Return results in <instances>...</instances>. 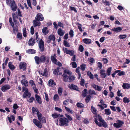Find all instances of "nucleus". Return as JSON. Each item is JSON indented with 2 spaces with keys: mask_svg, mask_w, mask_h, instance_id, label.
Masks as SVG:
<instances>
[{
  "mask_svg": "<svg viewBox=\"0 0 130 130\" xmlns=\"http://www.w3.org/2000/svg\"><path fill=\"white\" fill-rule=\"evenodd\" d=\"M35 96L36 99L37 103L39 104H41L42 103V101L41 98L40 96L37 94H35Z\"/></svg>",
  "mask_w": 130,
  "mask_h": 130,
  "instance_id": "6ab92c4d",
  "label": "nucleus"
},
{
  "mask_svg": "<svg viewBox=\"0 0 130 130\" xmlns=\"http://www.w3.org/2000/svg\"><path fill=\"white\" fill-rule=\"evenodd\" d=\"M47 27H44L42 29V33L45 35H46L49 32L48 30H47Z\"/></svg>",
  "mask_w": 130,
  "mask_h": 130,
  "instance_id": "bb28decb",
  "label": "nucleus"
},
{
  "mask_svg": "<svg viewBox=\"0 0 130 130\" xmlns=\"http://www.w3.org/2000/svg\"><path fill=\"white\" fill-rule=\"evenodd\" d=\"M69 34L70 36V37H72L74 36V31L72 29H70L69 32Z\"/></svg>",
  "mask_w": 130,
  "mask_h": 130,
  "instance_id": "bf43d9fd",
  "label": "nucleus"
},
{
  "mask_svg": "<svg viewBox=\"0 0 130 130\" xmlns=\"http://www.w3.org/2000/svg\"><path fill=\"white\" fill-rule=\"evenodd\" d=\"M17 38L21 40L22 39V35L21 33L18 32L17 34Z\"/></svg>",
  "mask_w": 130,
  "mask_h": 130,
  "instance_id": "603ef678",
  "label": "nucleus"
},
{
  "mask_svg": "<svg viewBox=\"0 0 130 130\" xmlns=\"http://www.w3.org/2000/svg\"><path fill=\"white\" fill-rule=\"evenodd\" d=\"M65 115L67 117V122H68V123L70 122V121H71L72 120V118L69 115L67 114H66Z\"/></svg>",
  "mask_w": 130,
  "mask_h": 130,
  "instance_id": "2f4dec72",
  "label": "nucleus"
},
{
  "mask_svg": "<svg viewBox=\"0 0 130 130\" xmlns=\"http://www.w3.org/2000/svg\"><path fill=\"white\" fill-rule=\"evenodd\" d=\"M68 87L69 88L71 89H73L78 91V87L77 86L73 84H69L68 85Z\"/></svg>",
  "mask_w": 130,
  "mask_h": 130,
  "instance_id": "f3484780",
  "label": "nucleus"
},
{
  "mask_svg": "<svg viewBox=\"0 0 130 130\" xmlns=\"http://www.w3.org/2000/svg\"><path fill=\"white\" fill-rule=\"evenodd\" d=\"M40 73L42 76H45L46 77H47L48 75L47 69L46 68L44 70L43 72H40Z\"/></svg>",
  "mask_w": 130,
  "mask_h": 130,
  "instance_id": "aec40b11",
  "label": "nucleus"
},
{
  "mask_svg": "<svg viewBox=\"0 0 130 130\" xmlns=\"http://www.w3.org/2000/svg\"><path fill=\"white\" fill-rule=\"evenodd\" d=\"M39 21L34 20L33 21L34 26L35 27L37 26H40L41 25V23Z\"/></svg>",
  "mask_w": 130,
  "mask_h": 130,
  "instance_id": "412c9836",
  "label": "nucleus"
},
{
  "mask_svg": "<svg viewBox=\"0 0 130 130\" xmlns=\"http://www.w3.org/2000/svg\"><path fill=\"white\" fill-rule=\"evenodd\" d=\"M87 94V90L86 89H84L82 92V95L83 97H85Z\"/></svg>",
  "mask_w": 130,
  "mask_h": 130,
  "instance_id": "8fccbe9b",
  "label": "nucleus"
},
{
  "mask_svg": "<svg viewBox=\"0 0 130 130\" xmlns=\"http://www.w3.org/2000/svg\"><path fill=\"white\" fill-rule=\"evenodd\" d=\"M106 71L104 69H101L100 71V76L103 78H105L107 76V74L105 73Z\"/></svg>",
  "mask_w": 130,
  "mask_h": 130,
  "instance_id": "4468645a",
  "label": "nucleus"
},
{
  "mask_svg": "<svg viewBox=\"0 0 130 130\" xmlns=\"http://www.w3.org/2000/svg\"><path fill=\"white\" fill-rule=\"evenodd\" d=\"M124 123V122L123 121L118 120L116 121V122L114 123L113 126L116 128H120L122 126Z\"/></svg>",
  "mask_w": 130,
  "mask_h": 130,
  "instance_id": "39448f33",
  "label": "nucleus"
},
{
  "mask_svg": "<svg viewBox=\"0 0 130 130\" xmlns=\"http://www.w3.org/2000/svg\"><path fill=\"white\" fill-rule=\"evenodd\" d=\"M57 33L60 36H62L64 34V31L61 28H59L58 30Z\"/></svg>",
  "mask_w": 130,
  "mask_h": 130,
  "instance_id": "4be33fe9",
  "label": "nucleus"
},
{
  "mask_svg": "<svg viewBox=\"0 0 130 130\" xmlns=\"http://www.w3.org/2000/svg\"><path fill=\"white\" fill-rule=\"evenodd\" d=\"M8 66L11 70H13L15 68V67L12 64V62H9L8 63Z\"/></svg>",
  "mask_w": 130,
  "mask_h": 130,
  "instance_id": "5701e85b",
  "label": "nucleus"
},
{
  "mask_svg": "<svg viewBox=\"0 0 130 130\" xmlns=\"http://www.w3.org/2000/svg\"><path fill=\"white\" fill-rule=\"evenodd\" d=\"M23 36L26 37L27 36L26 28H24L23 29Z\"/></svg>",
  "mask_w": 130,
  "mask_h": 130,
  "instance_id": "c03bdc74",
  "label": "nucleus"
},
{
  "mask_svg": "<svg viewBox=\"0 0 130 130\" xmlns=\"http://www.w3.org/2000/svg\"><path fill=\"white\" fill-rule=\"evenodd\" d=\"M69 75V76H68L67 78L66 79V81L68 79H69L70 80H72V81L75 80V77L74 76L70 75Z\"/></svg>",
  "mask_w": 130,
  "mask_h": 130,
  "instance_id": "c85d7f7f",
  "label": "nucleus"
},
{
  "mask_svg": "<svg viewBox=\"0 0 130 130\" xmlns=\"http://www.w3.org/2000/svg\"><path fill=\"white\" fill-rule=\"evenodd\" d=\"M79 50L81 52H83L84 50V48L83 46L82 45H80L79 46Z\"/></svg>",
  "mask_w": 130,
  "mask_h": 130,
  "instance_id": "e2e57ef3",
  "label": "nucleus"
},
{
  "mask_svg": "<svg viewBox=\"0 0 130 130\" xmlns=\"http://www.w3.org/2000/svg\"><path fill=\"white\" fill-rule=\"evenodd\" d=\"M63 44L64 46L67 47H69L70 46V45L66 41L64 40L63 41Z\"/></svg>",
  "mask_w": 130,
  "mask_h": 130,
  "instance_id": "c9c22d12",
  "label": "nucleus"
},
{
  "mask_svg": "<svg viewBox=\"0 0 130 130\" xmlns=\"http://www.w3.org/2000/svg\"><path fill=\"white\" fill-rule=\"evenodd\" d=\"M123 102L125 103H128L130 101L129 99L127 98L126 97H125L123 98Z\"/></svg>",
  "mask_w": 130,
  "mask_h": 130,
  "instance_id": "79ce46f5",
  "label": "nucleus"
},
{
  "mask_svg": "<svg viewBox=\"0 0 130 130\" xmlns=\"http://www.w3.org/2000/svg\"><path fill=\"white\" fill-rule=\"evenodd\" d=\"M60 69L59 67H58L56 69H55L53 71V73L55 75H58L59 72V70Z\"/></svg>",
  "mask_w": 130,
  "mask_h": 130,
  "instance_id": "7c9ffc66",
  "label": "nucleus"
},
{
  "mask_svg": "<svg viewBox=\"0 0 130 130\" xmlns=\"http://www.w3.org/2000/svg\"><path fill=\"white\" fill-rule=\"evenodd\" d=\"M72 67L73 68H76L77 67V65L76 63L75 62H73L71 63Z\"/></svg>",
  "mask_w": 130,
  "mask_h": 130,
  "instance_id": "338daca9",
  "label": "nucleus"
},
{
  "mask_svg": "<svg viewBox=\"0 0 130 130\" xmlns=\"http://www.w3.org/2000/svg\"><path fill=\"white\" fill-rule=\"evenodd\" d=\"M84 42L86 44H90L91 43V40L87 38H85L83 40Z\"/></svg>",
  "mask_w": 130,
  "mask_h": 130,
  "instance_id": "a878e982",
  "label": "nucleus"
},
{
  "mask_svg": "<svg viewBox=\"0 0 130 130\" xmlns=\"http://www.w3.org/2000/svg\"><path fill=\"white\" fill-rule=\"evenodd\" d=\"M119 37L120 39H123L126 38L127 35H120Z\"/></svg>",
  "mask_w": 130,
  "mask_h": 130,
  "instance_id": "864d4df0",
  "label": "nucleus"
},
{
  "mask_svg": "<svg viewBox=\"0 0 130 130\" xmlns=\"http://www.w3.org/2000/svg\"><path fill=\"white\" fill-rule=\"evenodd\" d=\"M29 83L31 85V86L32 87V88L33 89H35L36 88V85L35 84L34 82H29Z\"/></svg>",
  "mask_w": 130,
  "mask_h": 130,
  "instance_id": "0e129e2a",
  "label": "nucleus"
},
{
  "mask_svg": "<svg viewBox=\"0 0 130 130\" xmlns=\"http://www.w3.org/2000/svg\"><path fill=\"white\" fill-rule=\"evenodd\" d=\"M81 69L83 71L85 70L86 68V65L85 64H83L80 66Z\"/></svg>",
  "mask_w": 130,
  "mask_h": 130,
  "instance_id": "6e6d98bb",
  "label": "nucleus"
},
{
  "mask_svg": "<svg viewBox=\"0 0 130 130\" xmlns=\"http://www.w3.org/2000/svg\"><path fill=\"white\" fill-rule=\"evenodd\" d=\"M92 86L94 88L95 90H99V88L100 86H99L98 85H95V84H93L92 85Z\"/></svg>",
  "mask_w": 130,
  "mask_h": 130,
  "instance_id": "4d7b16f0",
  "label": "nucleus"
},
{
  "mask_svg": "<svg viewBox=\"0 0 130 130\" xmlns=\"http://www.w3.org/2000/svg\"><path fill=\"white\" fill-rule=\"evenodd\" d=\"M94 122L99 127H101L103 126L104 127L106 128L108 126V125L107 123L104 120L101 123L98 121L96 119H95Z\"/></svg>",
  "mask_w": 130,
  "mask_h": 130,
  "instance_id": "0eeeda50",
  "label": "nucleus"
},
{
  "mask_svg": "<svg viewBox=\"0 0 130 130\" xmlns=\"http://www.w3.org/2000/svg\"><path fill=\"white\" fill-rule=\"evenodd\" d=\"M10 88V86L7 85H5L2 86L1 88V90L3 92H5L6 91Z\"/></svg>",
  "mask_w": 130,
  "mask_h": 130,
  "instance_id": "dca6fc26",
  "label": "nucleus"
},
{
  "mask_svg": "<svg viewBox=\"0 0 130 130\" xmlns=\"http://www.w3.org/2000/svg\"><path fill=\"white\" fill-rule=\"evenodd\" d=\"M62 68L64 70L63 71V73L62 75V76L63 77V80L64 81H66V79L67 78L68 75L66 74H68L69 75H71L72 74V72L70 71L68 69H67L66 68H63V67H62Z\"/></svg>",
  "mask_w": 130,
  "mask_h": 130,
  "instance_id": "20e7f679",
  "label": "nucleus"
},
{
  "mask_svg": "<svg viewBox=\"0 0 130 130\" xmlns=\"http://www.w3.org/2000/svg\"><path fill=\"white\" fill-rule=\"evenodd\" d=\"M10 8L11 10L13 11H15L17 10V6L15 3V1L14 0L11 1Z\"/></svg>",
  "mask_w": 130,
  "mask_h": 130,
  "instance_id": "1a4fd4ad",
  "label": "nucleus"
},
{
  "mask_svg": "<svg viewBox=\"0 0 130 130\" xmlns=\"http://www.w3.org/2000/svg\"><path fill=\"white\" fill-rule=\"evenodd\" d=\"M35 62L37 64H39L41 63H44L48 64L49 62L50 57L48 56L46 57L44 55H41L40 57L38 56H35L34 57Z\"/></svg>",
  "mask_w": 130,
  "mask_h": 130,
  "instance_id": "f257e3e1",
  "label": "nucleus"
},
{
  "mask_svg": "<svg viewBox=\"0 0 130 130\" xmlns=\"http://www.w3.org/2000/svg\"><path fill=\"white\" fill-rule=\"evenodd\" d=\"M100 103L101 104H98V106L100 108V109L101 110H103L104 108H107V105L106 104H104V102L103 100H101L100 101Z\"/></svg>",
  "mask_w": 130,
  "mask_h": 130,
  "instance_id": "9b49d317",
  "label": "nucleus"
},
{
  "mask_svg": "<svg viewBox=\"0 0 130 130\" xmlns=\"http://www.w3.org/2000/svg\"><path fill=\"white\" fill-rule=\"evenodd\" d=\"M118 73L117 75L119 76L124 75L125 74V72H124L121 71L120 70V71L118 72Z\"/></svg>",
  "mask_w": 130,
  "mask_h": 130,
  "instance_id": "680f3d73",
  "label": "nucleus"
},
{
  "mask_svg": "<svg viewBox=\"0 0 130 130\" xmlns=\"http://www.w3.org/2000/svg\"><path fill=\"white\" fill-rule=\"evenodd\" d=\"M122 87L124 89H128L130 88V85L127 83H123Z\"/></svg>",
  "mask_w": 130,
  "mask_h": 130,
  "instance_id": "c756f323",
  "label": "nucleus"
},
{
  "mask_svg": "<svg viewBox=\"0 0 130 130\" xmlns=\"http://www.w3.org/2000/svg\"><path fill=\"white\" fill-rule=\"evenodd\" d=\"M26 52L27 53L33 54L36 53V51L34 49H29L26 51Z\"/></svg>",
  "mask_w": 130,
  "mask_h": 130,
  "instance_id": "b1692460",
  "label": "nucleus"
},
{
  "mask_svg": "<svg viewBox=\"0 0 130 130\" xmlns=\"http://www.w3.org/2000/svg\"><path fill=\"white\" fill-rule=\"evenodd\" d=\"M88 72L87 74L88 76H89V78L91 79H93V74H92L91 72Z\"/></svg>",
  "mask_w": 130,
  "mask_h": 130,
  "instance_id": "5fc2aeb1",
  "label": "nucleus"
},
{
  "mask_svg": "<svg viewBox=\"0 0 130 130\" xmlns=\"http://www.w3.org/2000/svg\"><path fill=\"white\" fill-rule=\"evenodd\" d=\"M37 115L39 121L44 117L42 116V114L39 111L37 112Z\"/></svg>",
  "mask_w": 130,
  "mask_h": 130,
  "instance_id": "cd10ccee",
  "label": "nucleus"
},
{
  "mask_svg": "<svg viewBox=\"0 0 130 130\" xmlns=\"http://www.w3.org/2000/svg\"><path fill=\"white\" fill-rule=\"evenodd\" d=\"M62 50L65 53L70 55L71 56H72L74 53V51L72 50H70L66 48L63 47Z\"/></svg>",
  "mask_w": 130,
  "mask_h": 130,
  "instance_id": "6e6552de",
  "label": "nucleus"
},
{
  "mask_svg": "<svg viewBox=\"0 0 130 130\" xmlns=\"http://www.w3.org/2000/svg\"><path fill=\"white\" fill-rule=\"evenodd\" d=\"M64 107L67 111L70 113L71 114H72L73 113V111L71 110L69 108L67 107L66 106H64Z\"/></svg>",
  "mask_w": 130,
  "mask_h": 130,
  "instance_id": "de8ad7c7",
  "label": "nucleus"
},
{
  "mask_svg": "<svg viewBox=\"0 0 130 130\" xmlns=\"http://www.w3.org/2000/svg\"><path fill=\"white\" fill-rule=\"evenodd\" d=\"M55 122L57 125H59L61 126L68 125L69 123L67 120V118L64 117L58 119L57 120L55 121Z\"/></svg>",
  "mask_w": 130,
  "mask_h": 130,
  "instance_id": "f03ea898",
  "label": "nucleus"
},
{
  "mask_svg": "<svg viewBox=\"0 0 130 130\" xmlns=\"http://www.w3.org/2000/svg\"><path fill=\"white\" fill-rule=\"evenodd\" d=\"M33 122L36 126L41 128L42 127V125L41 122L42 123H45L46 122V120L45 118L44 117L39 121L37 120L34 119H33Z\"/></svg>",
  "mask_w": 130,
  "mask_h": 130,
  "instance_id": "7ed1b4c3",
  "label": "nucleus"
},
{
  "mask_svg": "<svg viewBox=\"0 0 130 130\" xmlns=\"http://www.w3.org/2000/svg\"><path fill=\"white\" fill-rule=\"evenodd\" d=\"M32 113L33 115H34L36 113V112H38L39 111H38V109L37 108H35L34 107H33L32 108Z\"/></svg>",
  "mask_w": 130,
  "mask_h": 130,
  "instance_id": "a19ab883",
  "label": "nucleus"
},
{
  "mask_svg": "<svg viewBox=\"0 0 130 130\" xmlns=\"http://www.w3.org/2000/svg\"><path fill=\"white\" fill-rule=\"evenodd\" d=\"M39 45L40 51L42 52H43L44 51V43L41 39L39 41Z\"/></svg>",
  "mask_w": 130,
  "mask_h": 130,
  "instance_id": "9d476101",
  "label": "nucleus"
},
{
  "mask_svg": "<svg viewBox=\"0 0 130 130\" xmlns=\"http://www.w3.org/2000/svg\"><path fill=\"white\" fill-rule=\"evenodd\" d=\"M27 67L26 63L24 62H21L19 64L20 69H22L23 71L25 70Z\"/></svg>",
  "mask_w": 130,
  "mask_h": 130,
  "instance_id": "2eb2a0df",
  "label": "nucleus"
},
{
  "mask_svg": "<svg viewBox=\"0 0 130 130\" xmlns=\"http://www.w3.org/2000/svg\"><path fill=\"white\" fill-rule=\"evenodd\" d=\"M35 43V39L31 38L29 40L28 44L30 46H32Z\"/></svg>",
  "mask_w": 130,
  "mask_h": 130,
  "instance_id": "a211bd4d",
  "label": "nucleus"
},
{
  "mask_svg": "<svg viewBox=\"0 0 130 130\" xmlns=\"http://www.w3.org/2000/svg\"><path fill=\"white\" fill-rule=\"evenodd\" d=\"M97 117L99 119V120L100 122V123H101L103 121H104V120H103V119H102V118L101 116H100V115H98V116Z\"/></svg>",
  "mask_w": 130,
  "mask_h": 130,
  "instance_id": "13d9d810",
  "label": "nucleus"
},
{
  "mask_svg": "<svg viewBox=\"0 0 130 130\" xmlns=\"http://www.w3.org/2000/svg\"><path fill=\"white\" fill-rule=\"evenodd\" d=\"M51 59L52 61L55 64H56L57 62V60L56 59V58L53 56H51Z\"/></svg>",
  "mask_w": 130,
  "mask_h": 130,
  "instance_id": "72a5a7b5",
  "label": "nucleus"
},
{
  "mask_svg": "<svg viewBox=\"0 0 130 130\" xmlns=\"http://www.w3.org/2000/svg\"><path fill=\"white\" fill-rule=\"evenodd\" d=\"M22 91L24 92L23 95V98H25L27 97L29 98L31 95L30 93L28 92V89L24 87H22Z\"/></svg>",
  "mask_w": 130,
  "mask_h": 130,
  "instance_id": "423d86ee",
  "label": "nucleus"
},
{
  "mask_svg": "<svg viewBox=\"0 0 130 130\" xmlns=\"http://www.w3.org/2000/svg\"><path fill=\"white\" fill-rule=\"evenodd\" d=\"M105 114L107 115H109L111 113V111L110 109H105L104 110Z\"/></svg>",
  "mask_w": 130,
  "mask_h": 130,
  "instance_id": "e433bc0d",
  "label": "nucleus"
},
{
  "mask_svg": "<svg viewBox=\"0 0 130 130\" xmlns=\"http://www.w3.org/2000/svg\"><path fill=\"white\" fill-rule=\"evenodd\" d=\"M22 80L21 81H27L26 80V77L25 75H22L21 76Z\"/></svg>",
  "mask_w": 130,
  "mask_h": 130,
  "instance_id": "052dcab7",
  "label": "nucleus"
},
{
  "mask_svg": "<svg viewBox=\"0 0 130 130\" xmlns=\"http://www.w3.org/2000/svg\"><path fill=\"white\" fill-rule=\"evenodd\" d=\"M60 115V114L54 113L52 114V116L54 119H55L58 118Z\"/></svg>",
  "mask_w": 130,
  "mask_h": 130,
  "instance_id": "4c0bfd02",
  "label": "nucleus"
},
{
  "mask_svg": "<svg viewBox=\"0 0 130 130\" xmlns=\"http://www.w3.org/2000/svg\"><path fill=\"white\" fill-rule=\"evenodd\" d=\"M56 38L55 36L51 34L49 36L48 40L47 41V43H50L51 42L52 40L53 42L55 41Z\"/></svg>",
  "mask_w": 130,
  "mask_h": 130,
  "instance_id": "ddd939ff",
  "label": "nucleus"
},
{
  "mask_svg": "<svg viewBox=\"0 0 130 130\" xmlns=\"http://www.w3.org/2000/svg\"><path fill=\"white\" fill-rule=\"evenodd\" d=\"M91 96L90 95L87 96L86 97V98L85 100L86 102L87 103L90 100Z\"/></svg>",
  "mask_w": 130,
  "mask_h": 130,
  "instance_id": "69168bd1",
  "label": "nucleus"
},
{
  "mask_svg": "<svg viewBox=\"0 0 130 130\" xmlns=\"http://www.w3.org/2000/svg\"><path fill=\"white\" fill-rule=\"evenodd\" d=\"M48 84L50 86L53 87L55 86L56 84L54 82H48Z\"/></svg>",
  "mask_w": 130,
  "mask_h": 130,
  "instance_id": "3c124183",
  "label": "nucleus"
},
{
  "mask_svg": "<svg viewBox=\"0 0 130 130\" xmlns=\"http://www.w3.org/2000/svg\"><path fill=\"white\" fill-rule=\"evenodd\" d=\"M76 105L77 107L80 108H84L85 106L84 104L79 102L77 103L76 104Z\"/></svg>",
  "mask_w": 130,
  "mask_h": 130,
  "instance_id": "f704fd0d",
  "label": "nucleus"
},
{
  "mask_svg": "<svg viewBox=\"0 0 130 130\" xmlns=\"http://www.w3.org/2000/svg\"><path fill=\"white\" fill-rule=\"evenodd\" d=\"M112 70V67H110L108 68L107 69L106 71V73L109 76L110 74L111 71Z\"/></svg>",
  "mask_w": 130,
  "mask_h": 130,
  "instance_id": "ea45409f",
  "label": "nucleus"
},
{
  "mask_svg": "<svg viewBox=\"0 0 130 130\" xmlns=\"http://www.w3.org/2000/svg\"><path fill=\"white\" fill-rule=\"evenodd\" d=\"M63 89L61 87H59L58 90V93L60 96L62 95Z\"/></svg>",
  "mask_w": 130,
  "mask_h": 130,
  "instance_id": "58836bf2",
  "label": "nucleus"
},
{
  "mask_svg": "<svg viewBox=\"0 0 130 130\" xmlns=\"http://www.w3.org/2000/svg\"><path fill=\"white\" fill-rule=\"evenodd\" d=\"M35 20L39 21H42L44 19L42 14L41 13H39L37 14L35 17Z\"/></svg>",
  "mask_w": 130,
  "mask_h": 130,
  "instance_id": "f8f14e48",
  "label": "nucleus"
},
{
  "mask_svg": "<svg viewBox=\"0 0 130 130\" xmlns=\"http://www.w3.org/2000/svg\"><path fill=\"white\" fill-rule=\"evenodd\" d=\"M54 100L55 101H58L59 99V97L58 95L57 94H55L53 97Z\"/></svg>",
  "mask_w": 130,
  "mask_h": 130,
  "instance_id": "09e8293b",
  "label": "nucleus"
},
{
  "mask_svg": "<svg viewBox=\"0 0 130 130\" xmlns=\"http://www.w3.org/2000/svg\"><path fill=\"white\" fill-rule=\"evenodd\" d=\"M122 30V28L120 27L116 28H114L112 29V31H114L116 33L120 32Z\"/></svg>",
  "mask_w": 130,
  "mask_h": 130,
  "instance_id": "393cba45",
  "label": "nucleus"
},
{
  "mask_svg": "<svg viewBox=\"0 0 130 130\" xmlns=\"http://www.w3.org/2000/svg\"><path fill=\"white\" fill-rule=\"evenodd\" d=\"M89 61L91 63H93L94 61V60L93 58L90 57L88 58Z\"/></svg>",
  "mask_w": 130,
  "mask_h": 130,
  "instance_id": "774afa93",
  "label": "nucleus"
},
{
  "mask_svg": "<svg viewBox=\"0 0 130 130\" xmlns=\"http://www.w3.org/2000/svg\"><path fill=\"white\" fill-rule=\"evenodd\" d=\"M64 107L67 111L70 113L71 114H72L73 113V111L71 110L69 108L67 107L66 106H64Z\"/></svg>",
  "mask_w": 130,
  "mask_h": 130,
  "instance_id": "49530a36",
  "label": "nucleus"
},
{
  "mask_svg": "<svg viewBox=\"0 0 130 130\" xmlns=\"http://www.w3.org/2000/svg\"><path fill=\"white\" fill-rule=\"evenodd\" d=\"M35 100V98L33 97H31L30 98L27 99V101L30 103H32L34 100Z\"/></svg>",
  "mask_w": 130,
  "mask_h": 130,
  "instance_id": "a18cd8bd",
  "label": "nucleus"
},
{
  "mask_svg": "<svg viewBox=\"0 0 130 130\" xmlns=\"http://www.w3.org/2000/svg\"><path fill=\"white\" fill-rule=\"evenodd\" d=\"M89 95H90L94 94L95 95H97L96 93L95 92V91L94 90H89Z\"/></svg>",
  "mask_w": 130,
  "mask_h": 130,
  "instance_id": "37998d69",
  "label": "nucleus"
},
{
  "mask_svg": "<svg viewBox=\"0 0 130 130\" xmlns=\"http://www.w3.org/2000/svg\"><path fill=\"white\" fill-rule=\"evenodd\" d=\"M91 110L93 113L94 114H96L97 110L93 106H91Z\"/></svg>",
  "mask_w": 130,
  "mask_h": 130,
  "instance_id": "473e14b6",
  "label": "nucleus"
}]
</instances>
